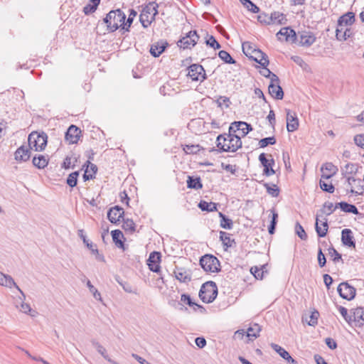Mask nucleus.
I'll return each instance as SVG.
<instances>
[{"instance_id":"nucleus-27","label":"nucleus","mask_w":364,"mask_h":364,"mask_svg":"<svg viewBox=\"0 0 364 364\" xmlns=\"http://www.w3.org/2000/svg\"><path fill=\"white\" fill-rule=\"evenodd\" d=\"M167 43L157 42L151 45L150 48V53L154 57H159L166 49Z\"/></svg>"},{"instance_id":"nucleus-20","label":"nucleus","mask_w":364,"mask_h":364,"mask_svg":"<svg viewBox=\"0 0 364 364\" xmlns=\"http://www.w3.org/2000/svg\"><path fill=\"white\" fill-rule=\"evenodd\" d=\"M252 53L255 55H251L250 57L257 63L261 65L263 68L267 67L269 65V59L267 54L263 53L262 50L259 49H254L252 50Z\"/></svg>"},{"instance_id":"nucleus-55","label":"nucleus","mask_w":364,"mask_h":364,"mask_svg":"<svg viewBox=\"0 0 364 364\" xmlns=\"http://www.w3.org/2000/svg\"><path fill=\"white\" fill-rule=\"evenodd\" d=\"M205 43L207 46L214 48L215 50L219 49L220 48V43L216 41L215 37L213 36H210L205 41Z\"/></svg>"},{"instance_id":"nucleus-41","label":"nucleus","mask_w":364,"mask_h":364,"mask_svg":"<svg viewBox=\"0 0 364 364\" xmlns=\"http://www.w3.org/2000/svg\"><path fill=\"white\" fill-rule=\"evenodd\" d=\"M19 299L21 300V304L19 310L24 314H28L31 315V316H35L36 311L32 310V309L31 308V306L28 304L23 302L24 299H23V297L22 295Z\"/></svg>"},{"instance_id":"nucleus-58","label":"nucleus","mask_w":364,"mask_h":364,"mask_svg":"<svg viewBox=\"0 0 364 364\" xmlns=\"http://www.w3.org/2000/svg\"><path fill=\"white\" fill-rule=\"evenodd\" d=\"M183 150L188 154H197L200 149L198 145H186Z\"/></svg>"},{"instance_id":"nucleus-49","label":"nucleus","mask_w":364,"mask_h":364,"mask_svg":"<svg viewBox=\"0 0 364 364\" xmlns=\"http://www.w3.org/2000/svg\"><path fill=\"white\" fill-rule=\"evenodd\" d=\"M276 141H277L274 136L266 137L259 140V145L260 148H264L268 145L275 144Z\"/></svg>"},{"instance_id":"nucleus-38","label":"nucleus","mask_w":364,"mask_h":364,"mask_svg":"<svg viewBox=\"0 0 364 364\" xmlns=\"http://www.w3.org/2000/svg\"><path fill=\"white\" fill-rule=\"evenodd\" d=\"M319 313L317 311L311 312V315L303 318V321L306 322L309 326H314L317 324Z\"/></svg>"},{"instance_id":"nucleus-52","label":"nucleus","mask_w":364,"mask_h":364,"mask_svg":"<svg viewBox=\"0 0 364 364\" xmlns=\"http://www.w3.org/2000/svg\"><path fill=\"white\" fill-rule=\"evenodd\" d=\"M181 301L183 303H186L191 307L196 306L198 308H203L201 306L197 304L196 303L193 302L191 298V296L188 294H183L181 296Z\"/></svg>"},{"instance_id":"nucleus-61","label":"nucleus","mask_w":364,"mask_h":364,"mask_svg":"<svg viewBox=\"0 0 364 364\" xmlns=\"http://www.w3.org/2000/svg\"><path fill=\"white\" fill-rule=\"evenodd\" d=\"M318 262L321 267H324L326 263L325 255H323L321 248H319L318 252Z\"/></svg>"},{"instance_id":"nucleus-31","label":"nucleus","mask_w":364,"mask_h":364,"mask_svg":"<svg viewBox=\"0 0 364 364\" xmlns=\"http://www.w3.org/2000/svg\"><path fill=\"white\" fill-rule=\"evenodd\" d=\"M321 170H326L329 172L328 174L323 173L321 176L322 178L328 179L336 173L337 168L332 163H326L322 166Z\"/></svg>"},{"instance_id":"nucleus-3","label":"nucleus","mask_w":364,"mask_h":364,"mask_svg":"<svg viewBox=\"0 0 364 364\" xmlns=\"http://www.w3.org/2000/svg\"><path fill=\"white\" fill-rule=\"evenodd\" d=\"M158 4L154 2H150L143 8L139 16V21L144 28H147L155 20V16L158 14Z\"/></svg>"},{"instance_id":"nucleus-12","label":"nucleus","mask_w":364,"mask_h":364,"mask_svg":"<svg viewBox=\"0 0 364 364\" xmlns=\"http://www.w3.org/2000/svg\"><path fill=\"white\" fill-rule=\"evenodd\" d=\"M279 40L282 41V37L286 41L294 43L297 39V36L294 30L289 27H284L277 33Z\"/></svg>"},{"instance_id":"nucleus-35","label":"nucleus","mask_w":364,"mask_h":364,"mask_svg":"<svg viewBox=\"0 0 364 364\" xmlns=\"http://www.w3.org/2000/svg\"><path fill=\"white\" fill-rule=\"evenodd\" d=\"M198 207L203 211L213 212L217 210L216 203L212 202L208 203L205 200H201L198 204Z\"/></svg>"},{"instance_id":"nucleus-32","label":"nucleus","mask_w":364,"mask_h":364,"mask_svg":"<svg viewBox=\"0 0 364 364\" xmlns=\"http://www.w3.org/2000/svg\"><path fill=\"white\" fill-rule=\"evenodd\" d=\"M261 331V327L257 323H253L247 330V336L250 339H255L257 338Z\"/></svg>"},{"instance_id":"nucleus-34","label":"nucleus","mask_w":364,"mask_h":364,"mask_svg":"<svg viewBox=\"0 0 364 364\" xmlns=\"http://www.w3.org/2000/svg\"><path fill=\"white\" fill-rule=\"evenodd\" d=\"M187 186L188 188L198 190L202 188L203 185L200 178H193V176H188Z\"/></svg>"},{"instance_id":"nucleus-16","label":"nucleus","mask_w":364,"mask_h":364,"mask_svg":"<svg viewBox=\"0 0 364 364\" xmlns=\"http://www.w3.org/2000/svg\"><path fill=\"white\" fill-rule=\"evenodd\" d=\"M81 131L75 125H71L65 133V140L69 144H73L77 142L80 139Z\"/></svg>"},{"instance_id":"nucleus-45","label":"nucleus","mask_w":364,"mask_h":364,"mask_svg":"<svg viewBox=\"0 0 364 364\" xmlns=\"http://www.w3.org/2000/svg\"><path fill=\"white\" fill-rule=\"evenodd\" d=\"M240 2L250 11L257 14L259 13V9L250 0H240Z\"/></svg>"},{"instance_id":"nucleus-51","label":"nucleus","mask_w":364,"mask_h":364,"mask_svg":"<svg viewBox=\"0 0 364 364\" xmlns=\"http://www.w3.org/2000/svg\"><path fill=\"white\" fill-rule=\"evenodd\" d=\"M78 171H75L70 173L67 178V183L70 187H75L77 185Z\"/></svg>"},{"instance_id":"nucleus-43","label":"nucleus","mask_w":364,"mask_h":364,"mask_svg":"<svg viewBox=\"0 0 364 364\" xmlns=\"http://www.w3.org/2000/svg\"><path fill=\"white\" fill-rule=\"evenodd\" d=\"M271 212L272 213V218L268 228V231L270 235H272L275 231V228L277 223L278 214L274 210H271Z\"/></svg>"},{"instance_id":"nucleus-47","label":"nucleus","mask_w":364,"mask_h":364,"mask_svg":"<svg viewBox=\"0 0 364 364\" xmlns=\"http://www.w3.org/2000/svg\"><path fill=\"white\" fill-rule=\"evenodd\" d=\"M266 188L267 192L272 197H277L279 194V189L275 184L269 185L268 183L264 184Z\"/></svg>"},{"instance_id":"nucleus-15","label":"nucleus","mask_w":364,"mask_h":364,"mask_svg":"<svg viewBox=\"0 0 364 364\" xmlns=\"http://www.w3.org/2000/svg\"><path fill=\"white\" fill-rule=\"evenodd\" d=\"M299 43L302 46L309 47L316 41L315 36L310 31H304L299 33Z\"/></svg>"},{"instance_id":"nucleus-42","label":"nucleus","mask_w":364,"mask_h":364,"mask_svg":"<svg viewBox=\"0 0 364 364\" xmlns=\"http://www.w3.org/2000/svg\"><path fill=\"white\" fill-rule=\"evenodd\" d=\"M111 234L112 240L116 243V245H117L118 247H122L123 242L121 240V238L123 237L122 232L119 230H114L112 231Z\"/></svg>"},{"instance_id":"nucleus-1","label":"nucleus","mask_w":364,"mask_h":364,"mask_svg":"<svg viewBox=\"0 0 364 364\" xmlns=\"http://www.w3.org/2000/svg\"><path fill=\"white\" fill-rule=\"evenodd\" d=\"M217 147L220 151L235 152L242 146V141L240 136L235 134V132H230L228 134H220L218 136Z\"/></svg>"},{"instance_id":"nucleus-53","label":"nucleus","mask_w":364,"mask_h":364,"mask_svg":"<svg viewBox=\"0 0 364 364\" xmlns=\"http://www.w3.org/2000/svg\"><path fill=\"white\" fill-rule=\"evenodd\" d=\"M295 231L296 235L303 240H306L307 239V235L304 229V228L300 225L299 223H296L295 225Z\"/></svg>"},{"instance_id":"nucleus-57","label":"nucleus","mask_w":364,"mask_h":364,"mask_svg":"<svg viewBox=\"0 0 364 364\" xmlns=\"http://www.w3.org/2000/svg\"><path fill=\"white\" fill-rule=\"evenodd\" d=\"M161 259V254L157 252H151L149 255L148 262L149 264H159Z\"/></svg>"},{"instance_id":"nucleus-40","label":"nucleus","mask_w":364,"mask_h":364,"mask_svg":"<svg viewBox=\"0 0 364 364\" xmlns=\"http://www.w3.org/2000/svg\"><path fill=\"white\" fill-rule=\"evenodd\" d=\"M220 220V226L227 230H230L232 228V221L230 218H227L223 213H219Z\"/></svg>"},{"instance_id":"nucleus-24","label":"nucleus","mask_w":364,"mask_h":364,"mask_svg":"<svg viewBox=\"0 0 364 364\" xmlns=\"http://www.w3.org/2000/svg\"><path fill=\"white\" fill-rule=\"evenodd\" d=\"M176 278L181 282H188L191 280L190 274L183 268L176 267L174 270Z\"/></svg>"},{"instance_id":"nucleus-13","label":"nucleus","mask_w":364,"mask_h":364,"mask_svg":"<svg viewBox=\"0 0 364 364\" xmlns=\"http://www.w3.org/2000/svg\"><path fill=\"white\" fill-rule=\"evenodd\" d=\"M321 217V215H316L315 229L318 237H323L328 232V225L327 218H324L323 220H320L319 218Z\"/></svg>"},{"instance_id":"nucleus-6","label":"nucleus","mask_w":364,"mask_h":364,"mask_svg":"<svg viewBox=\"0 0 364 364\" xmlns=\"http://www.w3.org/2000/svg\"><path fill=\"white\" fill-rule=\"evenodd\" d=\"M200 264L205 272H218L220 271V262L212 255H205L200 259Z\"/></svg>"},{"instance_id":"nucleus-63","label":"nucleus","mask_w":364,"mask_h":364,"mask_svg":"<svg viewBox=\"0 0 364 364\" xmlns=\"http://www.w3.org/2000/svg\"><path fill=\"white\" fill-rule=\"evenodd\" d=\"M97 9V7H95L93 4L89 3L83 8V12L85 15H89L90 14L94 13Z\"/></svg>"},{"instance_id":"nucleus-39","label":"nucleus","mask_w":364,"mask_h":364,"mask_svg":"<svg viewBox=\"0 0 364 364\" xmlns=\"http://www.w3.org/2000/svg\"><path fill=\"white\" fill-rule=\"evenodd\" d=\"M122 228L125 232L132 234L135 232L136 225L132 219L127 218L123 220Z\"/></svg>"},{"instance_id":"nucleus-28","label":"nucleus","mask_w":364,"mask_h":364,"mask_svg":"<svg viewBox=\"0 0 364 364\" xmlns=\"http://www.w3.org/2000/svg\"><path fill=\"white\" fill-rule=\"evenodd\" d=\"M271 24L284 25L287 22L286 16L283 13L274 11L270 15Z\"/></svg>"},{"instance_id":"nucleus-50","label":"nucleus","mask_w":364,"mask_h":364,"mask_svg":"<svg viewBox=\"0 0 364 364\" xmlns=\"http://www.w3.org/2000/svg\"><path fill=\"white\" fill-rule=\"evenodd\" d=\"M86 285L89 289L90 293L93 295L94 298L98 301H102L100 293L97 289L91 284L90 280H87Z\"/></svg>"},{"instance_id":"nucleus-36","label":"nucleus","mask_w":364,"mask_h":364,"mask_svg":"<svg viewBox=\"0 0 364 364\" xmlns=\"http://www.w3.org/2000/svg\"><path fill=\"white\" fill-rule=\"evenodd\" d=\"M92 345L96 348L97 352L102 355V356L109 362V360H112L107 353L105 348H104L98 341L92 340L91 341Z\"/></svg>"},{"instance_id":"nucleus-8","label":"nucleus","mask_w":364,"mask_h":364,"mask_svg":"<svg viewBox=\"0 0 364 364\" xmlns=\"http://www.w3.org/2000/svg\"><path fill=\"white\" fill-rule=\"evenodd\" d=\"M269 95L277 100H282L284 97V92L279 85V79L277 75H272V82L268 87Z\"/></svg>"},{"instance_id":"nucleus-9","label":"nucleus","mask_w":364,"mask_h":364,"mask_svg":"<svg viewBox=\"0 0 364 364\" xmlns=\"http://www.w3.org/2000/svg\"><path fill=\"white\" fill-rule=\"evenodd\" d=\"M199 39V36L196 31H191L187 35L181 38L177 43L178 46L183 49L193 47Z\"/></svg>"},{"instance_id":"nucleus-56","label":"nucleus","mask_w":364,"mask_h":364,"mask_svg":"<svg viewBox=\"0 0 364 364\" xmlns=\"http://www.w3.org/2000/svg\"><path fill=\"white\" fill-rule=\"evenodd\" d=\"M345 26H340L339 23L337 24V28L336 30V37L338 41H345V37H343V31H345Z\"/></svg>"},{"instance_id":"nucleus-11","label":"nucleus","mask_w":364,"mask_h":364,"mask_svg":"<svg viewBox=\"0 0 364 364\" xmlns=\"http://www.w3.org/2000/svg\"><path fill=\"white\" fill-rule=\"evenodd\" d=\"M269 157L270 158L269 159H267L266 154L264 153L260 154L259 156V160L264 166L263 174L267 176L273 175L275 173L274 170L272 168L274 164V159L271 154L269 155Z\"/></svg>"},{"instance_id":"nucleus-30","label":"nucleus","mask_w":364,"mask_h":364,"mask_svg":"<svg viewBox=\"0 0 364 364\" xmlns=\"http://www.w3.org/2000/svg\"><path fill=\"white\" fill-rule=\"evenodd\" d=\"M33 164L36 168L41 169L47 166L48 164V159L43 155H36L33 158Z\"/></svg>"},{"instance_id":"nucleus-29","label":"nucleus","mask_w":364,"mask_h":364,"mask_svg":"<svg viewBox=\"0 0 364 364\" xmlns=\"http://www.w3.org/2000/svg\"><path fill=\"white\" fill-rule=\"evenodd\" d=\"M336 208H340L345 213H350L355 215L359 214L358 210L355 205L349 204L346 202H340L336 204Z\"/></svg>"},{"instance_id":"nucleus-60","label":"nucleus","mask_w":364,"mask_h":364,"mask_svg":"<svg viewBox=\"0 0 364 364\" xmlns=\"http://www.w3.org/2000/svg\"><path fill=\"white\" fill-rule=\"evenodd\" d=\"M254 49L255 48L252 47V46L249 42H245L242 44V50L247 56H248L249 55H250L253 54L252 50Z\"/></svg>"},{"instance_id":"nucleus-25","label":"nucleus","mask_w":364,"mask_h":364,"mask_svg":"<svg viewBox=\"0 0 364 364\" xmlns=\"http://www.w3.org/2000/svg\"><path fill=\"white\" fill-rule=\"evenodd\" d=\"M352 317V320H353L356 326H360L364 325V310L362 307L353 309Z\"/></svg>"},{"instance_id":"nucleus-62","label":"nucleus","mask_w":364,"mask_h":364,"mask_svg":"<svg viewBox=\"0 0 364 364\" xmlns=\"http://www.w3.org/2000/svg\"><path fill=\"white\" fill-rule=\"evenodd\" d=\"M355 144L364 149V134H358L354 136Z\"/></svg>"},{"instance_id":"nucleus-5","label":"nucleus","mask_w":364,"mask_h":364,"mask_svg":"<svg viewBox=\"0 0 364 364\" xmlns=\"http://www.w3.org/2000/svg\"><path fill=\"white\" fill-rule=\"evenodd\" d=\"M218 295V287L215 282H208L203 284L199 291V297L204 303L213 302Z\"/></svg>"},{"instance_id":"nucleus-33","label":"nucleus","mask_w":364,"mask_h":364,"mask_svg":"<svg viewBox=\"0 0 364 364\" xmlns=\"http://www.w3.org/2000/svg\"><path fill=\"white\" fill-rule=\"evenodd\" d=\"M77 235L82 240L83 243L87 246L88 249L92 251V253L98 254V250L96 248L95 245H94L92 242H90L87 239L86 235L84 234L83 230H79Z\"/></svg>"},{"instance_id":"nucleus-14","label":"nucleus","mask_w":364,"mask_h":364,"mask_svg":"<svg viewBox=\"0 0 364 364\" xmlns=\"http://www.w3.org/2000/svg\"><path fill=\"white\" fill-rule=\"evenodd\" d=\"M252 130V128L251 124L242 121L234 122L229 127L230 132L235 133L237 131H241L243 136H245Z\"/></svg>"},{"instance_id":"nucleus-22","label":"nucleus","mask_w":364,"mask_h":364,"mask_svg":"<svg viewBox=\"0 0 364 364\" xmlns=\"http://www.w3.org/2000/svg\"><path fill=\"white\" fill-rule=\"evenodd\" d=\"M341 241L345 246L355 247V243L353 240V232L350 229H343L341 232Z\"/></svg>"},{"instance_id":"nucleus-21","label":"nucleus","mask_w":364,"mask_h":364,"mask_svg":"<svg viewBox=\"0 0 364 364\" xmlns=\"http://www.w3.org/2000/svg\"><path fill=\"white\" fill-rule=\"evenodd\" d=\"M271 347L273 350H274L282 358L287 360L289 364H298L297 361L294 359L289 353L280 346L271 343Z\"/></svg>"},{"instance_id":"nucleus-7","label":"nucleus","mask_w":364,"mask_h":364,"mask_svg":"<svg viewBox=\"0 0 364 364\" xmlns=\"http://www.w3.org/2000/svg\"><path fill=\"white\" fill-rule=\"evenodd\" d=\"M188 70V76L193 81L203 82L207 78L203 67L199 64L190 65Z\"/></svg>"},{"instance_id":"nucleus-44","label":"nucleus","mask_w":364,"mask_h":364,"mask_svg":"<svg viewBox=\"0 0 364 364\" xmlns=\"http://www.w3.org/2000/svg\"><path fill=\"white\" fill-rule=\"evenodd\" d=\"M219 58L226 63L235 64L236 61L231 57V55L225 50H220L218 53Z\"/></svg>"},{"instance_id":"nucleus-64","label":"nucleus","mask_w":364,"mask_h":364,"mask_svg":"<svg viewBox=\"0 0 364 364\" xmlns=\"http://www.w3.org/2000/svg\"><path fill=\"white\" fill-rule=\"evenodd\" d=\"M339 311L346 321L350 322L352 321V316H348V310L345 307L340 306Z\"/></svg>"},{"instance_id":"nucleus-10","label":"nucleus","mask_w":364,"mask_h":364,"mask_svg":"<svg viewBox=\"0 0 364 364\" xmlns=\"http://www.w3.org/2000/svg\"><path fill=\"white\" fill-rule=\"evenodd\" d=\"M337 291L341 297L348 301L354 299L356 292L355 289L349 285L348 282L341 283L337 288Z\"/></svg>"},{"instance_id":"nucleus-26","label":"nucleus","mask_w":364,"mask_h":364,"mask_svg":"<svg viewBox=\"0 0 364 364\" xmlns=\"http://www.w3.org/2000/svg\"><path fill=\"white\" fill-rule=\"evenodd\" d=\"M354 21L355 14L353 12L346 13V14L341 16L338 20L339 25L343 26L345 27H349L354 23Z\"/></svg>"},{"instance_id":"nucleus-23","label":"nucleus","mask_w":364,"mask_h":364,"mask_svg":"<svg viewBox=\"0 0 364 364\" xmlns=\"http://www.w3.org/2000/svg\"><path fill=\"white\" fill-rule=\"evenodd\" d=\"M30 148L21 146L15 152V159L18 161H26L31 156Z\"/></svg>"},{"instance_id":"nucleus-54","label":"nucleus","mask_w":364,"mask_h":364,"mask_svg":"<svg viewBox=\"0 0 364 364\" xmlns=\"http://www.w3.org/2000/svg\"><path fill=\"white\" fill-rule=\"evenodd\" d=\"M328 255L332 258V260L334 262H337L340 260H342L341 255L338 252V251L333 247H330L328 250Z\"/></svg>"},{"instance_id":"nucleus-4","label":"nucleus","mask_w":364,"mask_h":364,"mask_svg":"<svg viewBox=\"0 0 364 364\" xmlns=\"http://www.w3.org/2000/svg\"><path fill=\"white\" fill-rule=\"evenodd\" d=\"M28 141L31 149H34L36 151H41L47 145L48 136L44 132L39 134L33 132L29 134Z\"/></svg>"},{"instance_id":"nucleus-2","label":"nucleus","mask_w":364,"mask_h":364,"mask_svg":"<svg viewBox=\"0 0 364 364\" xmlns=\"http://www.w3.org/2000/svg\"><path fill=\"white\" fill-rule=\"evenodd\" d=\"M125 19L126 15L120 9H117L110 11L103 21L107 24V30L110 32H114L119 28H122Z\"/></svg>"},{"instance_id":"nucleus-37","label":"nucleus","mask_w":364,"mask_h":364,"mask_svg":"<svg viewBox=\"0 0 364 364\" xmlns=\"http://www.w3.org/2000/svg\"><path fill=\"white\" fill-rule=\"evenodd\" d=\"M336 205L333 206V204L331 202H325L323 205V208L320 210V215H330L332 214L334 210L336 209Z\"/></svg>"},{"instance_id":"nucleus-18","label":"nucleus","mask_w":364,"mask_h":364,"mask_svg":"<svg viewBox=\"0 0 364 364\" xmlns=\"http://www.w3.org/2000/svg\"><path fill=\"white\" fill-rule=\"evenodd\" d=\"M287 112V129L288 132H293L299 127V120L296 114L292 113L291 110L286 109Z\"/></svg>"},{"instance_id":"nucleus-19","label":"nucleus","mask_w":364,"mask_h":364,"mask_svg":"<svg viewBox=\"0 0 364 364\" xmlns=\"http://www.w3.org/2000/svg\"><path fill=\"white\" fill-rule=\"evenodd\" d=\"M124 213V209L116 205L109 210L107 213V218L112 223H116L119 221Z\"/></svg>"},{"instance_id":"nucleus-17","label":"nucleus","mask_w":364,"mask_h":364,"mask_svg":"<svg viewBox=\"0 0 364 364\" xmlns=\"http://www.w3.org/2000/svg\"><path fill=\"white\" fill-rule=\"evenodd\" d=\"M0 285L10 289L12 287H15L20 292L21 295L23 296V299H26L25 294L16 284L14 279L10 275L4 274L2 273L1 277H0Z\"/></svg>"},{"instance_id":"nucleus-59","label":"nucleus","mask_w":364,"mask_h":364,"mask_svg":"<svg viewBox=\"0 0 364 364\" xmlns=\"http://www.w3.org/2000/svg\"><path fill=\"white\" fill-rule=\"evenodd\" d=\"M257 20L259 22L262 23H264L267 25L271 24L270 21V16L265 13H262L257 16Z\"/></svg>"},{"instance_id":"nucleus-46","label":"nucleus","mask_w":364,"mask_h":364,"mask_svg":"<svg viewBox=\"0 0 364 364\" xmlns=\"http://www.w3.org/2000/svg\"><path fill=\"white\" fill-rule=\"evenodd\" d=\"M322 178L320 180L319 185L320 188L326 192L333 193L335 191V188L331 183H327Z\"/></svg>"},{"instance_id":"nucleus-48","label":"nucleus","mask_w":364,"mask_h":364,"mask_svg":"<svg viewBox=\"0 0 364 364\" xmlns=\"http://www.w3.org/2000/svg\"><path fill=\"white\" fill-rule=\"evenodd\" d=\"M220 239L223 242V244L224 246H226L227 247L232 246V242H233L231 240L230 234L220 231Z\"/></svg>"}]
</instances>
